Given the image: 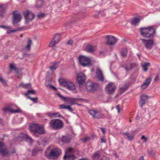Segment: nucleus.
<instances>
[{
	"instance_id": "obj_1",
	"label": "nucleus",
	"mask_w": 160,
	"mask_h": 160,
	"mask_svg": "<svg viewBox=\"0 0 160 160\" xmlns=\"http://www.w3.org/2000/svg\"><path fill=\"white\" fill-rule=\"evenodd\" d=\"M156 29L152 26L140 28V32L141 35L145 37L148 38L153 37L156 34Z\"/></svg>"
},
{
	"instance_id": "obj_2",
	"label": "nucleus",
	"mask_w": 160,
	"mask_h": 160,
	"mask_svg": "<svg viewBox=\"0 0 160 160\" xmlns=\"http://www.w3.org/2000/svg\"><path fill=\"white\" fill-rule=\"evenodd\" d=\"M29 127L30 130L34 132V135L36 137H38V136L36 134L37 133H38L40 134H43L45 133L43 127L39 126L38 124L31 123Z\"/></svg>"
},
{
	"instance_id": "obj_3",
	"label": "nucleus",
	"mask_w": 160,
	"mask_h": 160,
	"mask_svg": "<svg viewBox=\"0 0 160 160\" xmlns=\"http://www.w3.org/2000/svg\"><path fill=\"white\" fill-rule=\"evenodd\" d=\"M80 64L83 67H88L92 65L91 60L89 57L80 55L78 58Z\"/></svg>"
},
{
	"instance_id": "obj_4",
	"label": "nucleus",
	"mask_w": 160,
	"mask_h": 160,
	"mask_svg": "<svg viewBox=\"0 0 160 160\" xmlns=\"http://www.w3.org/2000/svg\"><path fill=\"white\" fill-rule=\"evenodd\" d=\"M49 125L54 129L58 130L62 128L63 123V122L60 119H53L49 122Z\"/></svg>"
},
{
	"instance_id": "obj_5",
	"label": "nucleus",
	"mask_w": 160,
	"mask_h": 160,
	"mask_svg": "<svg viewBox=\"0 0 160 160\" xmlns=\"http://www.w3.org/2000/svg\"><path fill=\"white\" fill-rule=\"evenodd\" d=\"M59 82L62 86L68 90H73L75 89L74 84L68 80L59 79Z\"/></svg>"
},
{
	"instance_id": "obj_6",
	"label": "nucleus",
	"mask_w": 160,
	"mask_h": 160,
	"mask_svg": "<svg viewBox=\"0 0 160 160\" xmlns=\"http://www.w3.org/2000/svg\"><path fill=\"white\" fill-rule=\"evenodd\" d=\"M140 40H141L142 44L147 49L150 50L152 49L154 44L153 39H141Z\"/></svg>"
},
{
	"instance_id": "obj_7",
	"label": "nucleus",
	"mask_w": 160,
	"mask_h": 160,
	"mask_svg": "<svg viewBox=\"0 0 160 160\" xmlns=\"http://www.w3.org/2000/svg\"><path fill=\"white\" fill-rule=\"evenodd\" d=\"M23 13L26 22H29L32 20L35 17L34 14L29 10L24 11Z\"/></svg>"
},
{
	"instance_id": "obj_8",
	"label": "nucleus",
	"mask_w": 160,
	"mask_h": 160,
	"mask_svg": "<svg viewBox=\"0 0 160 160\" xmlns=\"http://www.w3.org/2000/svg\"><path fill=\"white\" fill-rule=\"evenodd\" d=\"M13 24L14 26H18V23L19 22L21 19V16L20 12L18 11H15L13 12Z\"/></svg>"
},
{
	"instance_id": "obj_9",
	"label": "nucleus",
	"mask_w": 160,
	"mask_h": 160,
	"mask_svg": "<svg viewBox=\"0 0 160 160\" xmlns=\"http://www.w3.org/2000/svg\"><path fill=\"white\" fill-rule=\"evenodd\" d=\"M89 113L94 118L97 119L105 118L106 117L103 114L101 113H98L96 110H90L89 111Z\"/></svg>"
},
{
	"instance_id": "obj_10",
	"label": "nucleus",
	"mask_w": 160,
	"mask_h": 160,
	"mask_svg": "<svg viewBox=\"0 0 160 160\" xmlns=\"http://www.w3.org/2000/svg\"><path fill=\"white\" fill-rule=\"evenodd\" d=\"M98 84L90 82H87L86 85V88L88 92H92L96 90L98 88Z\"/></svg>"
},
{
	"instance_id": "obj_11",
	"label": "nucleus",
	"mask_w": 160,
	"mask_h": 160,
	"mask_svg": "<svg viewBox=\"0 0 160 160\" xmlns=\"http://www.w3.org/2000/svg\"><path fill=\"white\" fill-rule=\"evenodd\" d=\"M18 140L21 141L26 140L28 142L29 144L31 145L33 142V140L27 135L22 133H20L18 136Z\"/></svg>"
},
{
	"instance_id": "obj_12",
	"label": "nucleus",
	"mask_w": 160,
	"mask_h": 160,
	"mask_svg": "<svg viewBox=\"0 0 160 160\" xmlns=\"http://www.w3.org/2000/svg\"><path fill=\"white\" fill-rule=\"evenodd\" d=\"M6 146L2 142H0V154L2 156L7 157L9 155Z\"/></svg>"
},
{
	"instance_id": "obj_13",
	"label": "nucleus",
	"mask_w": 160,
	"mask_h": 160,
	"mask_svg": "<svg viewBox=\"0 0 160 160\" xmlns=\"http://www.w3.org/2000/svg\"><path fill=\"white\" fill-rule=\"evenodd\" d=\"M116 88L115 85L112 83H110L106 86L105 90L108 94H111L115 92Z\"/></svg>"
},
{
	"instance_id": "obj_14",
	"label": "nucleus",
	"mask_w": 160,
	"mask_h": 160,
	"mask_svg": "<svg viewBox=\"0 0 160 160\" xmlns=\"http://www.w3.org/2000/svg\"><path fill=\"white\" fill-rule=\"evenodd\" d=\"M60 152L61 151L57 148L52 149L48 157L50 158H57L60 155Z\"/></svg>"
},
{
	"instance_id": "obj_15",
	"label": "nucleus",
	"mask_w": 160,
	"mask_h": 160,
	"mask_svg": "<svg viewBox=\"0 0 160 160\" xmlns=\"http://www.w3.org/2000/svg\"><path fill=\"white\" fill-rule=\"evenodd\" d=\"M106 44L108 45L112 46L115 44L117 42L116 38L113 36L108 35L106 36Z\"/></svg>"
},
{
	"instance_id": "obj_16",
	"label": "nucleus",
	"mask_w": 160,
	"mask_h": 160,
	"mask_svg": "<svg viewBox=\"0 0 160 160\" xmlns=\"http://www.w3.org/2000/svg\"><path fill=\"white\" fill-rule=\"evenodd\" d=\"M86 79V77L84 73H79L77 76V80L80 86V87L84 83Z\"/></svg>"
},
{
	"instance_id": "obj_17",
	"label": "nucleus",
	"mask_w": 160,
	"mask_h": 160,
	"mask_svg": "<svg viewBox=\"0 0 160 160\" xmlns=\"http://www.w3.org/2000/svg\"><path fill=\"white\" fill-rule=\"evenodd\" d=\"M137 64L135 63H125L122 65V66L127 71H128L136 67Z\"/></svg>"
},
{
	"instance_id": "obj_18",
	"label": "nucleus",
	"mask_w": 160,
	"mask_h": 160,
	"mask_svg": "<svg viewBox=\"0 0 160 160\" xmlns=\"http://www.w3.org/2000/svg\"><path fill=\"white\" fill-rule=\"evenodd\" d=\"M148 98V96L145 95H142L140 97V100L139 102V106L142 107L143 105L145 104V102Z\"/></svg>"
},
{
	"instance_id": "obj_19",
	"label": "nucleus",
	"mask_w": 160,
	"mask_h": 160,
	"mask_svg": "<svg viewBox=\"0 0 160 160\" xmlns=\"http://www.w3.org/2000/svg\"><path fill=\"white\" fill-rule=\"evenodd\" d=\"M93 160H103L100 151H97L94 152L92 155Z\"/></svg>"
},
{
	"instance_id": "obj_20",
	"label": "nucleus",
	"mask_w": 160,
	"mask_h": 160,
	"mask_svg": "<svg viewBox=\"0 0 160 160\" xmlns=\"http://www.w3.org/2000/svg\"><path fill=\"white\" fill-rule=\"evenodd\" d=\"M57 94L58 95V96L62 100L64 101H66L68 102H73L75 101V99L74 98H70L68 97H64L59 92L57 93Z\"/></svg>"
},
{
	"instance_id": "obj_21",
	"label": "nucleus",
	"mask_w": 160,
	"mask_h": 160,
	"mask_svg": "<svg viewBox=\"0 0 160 160\" xmlns=\"http://www.w3.org/2000/svg\"><path fill=\"white\" fill-rule=\"evenodd\" d=\"M97 76L98 79L102 82L104 81V77L102 74V72L100 69H98L96 72Z\"/></svg>"
},
{
	"instance_id": "obj_22",
	"label": "nucleus",
	"mask_w": 160,
	"mask_h": 160,
	"mask_svg": "<svg viewBox=\"0 0 160 160\" xmlns=\"http://www.w3.org/2000/svg\"><path fill=\"white\" fill-rule=\"evenodd\" d=\"M86 51L89 52H95L96 49L95 46H92L91 44H88L86 48Z\"/></svg>"
},
{
	"instance_id": "obj_23",
	"label": "nucleus",
	"mask_w": 160,
	"mask_h": 160,
	"mask_svg": "<svg viewBox=\"0 0 160 160\" xmlns=\"http://www.w3.org/2000/svg\"><path fill=\"white\" fill-rule=\"evenodd\" d=\"M141 19V18L140 16L133 18L131 22V24L135 26L138 25L140 22Z\"/></svg>"
},
{
	"instance_id": "obj_24",
	"label": "nucleus",
	"mask_w": 160,
	"mask_h": 160,
	"mask_svg": "<svg viewBox=\"0 0 160 160\" xmlns=\"http://www.w3.org/2000/svg\"><path fill=\"white\" fill-rule=\"evenodd\" d=\"M3 110L5 112H8L12 113H16L20 112V111L19 109L13 110L8 108H5Z\"/></svg>"
},
{
	"instance_id": "obj_25",
	"label": "nucleus",
	"mask_w": 160,
	"mask_h": 160,
	"mask_svg": "<svg viewBox=\"0 0 160 160\" xmlns=\"http://www.w3.org/2000/svg\"><path fill=\"white\" fill-rule=\"evenodd\" d=\"M19 86L27 89H30L31 88V85L30 83L24 84L23 83H21L19 85Z\"/></svg>"
},
{
	"instance_id": "obj_26",
	"label": "nucleus",
	"mask_w": 160,
	"mask_h": 160,
	"mask_svg": "<svg viewBox=\"0 0 160 160\" xmlns=\"http://www.w3.org/2000/svg\"><path fill=\"white\" fill-rule=\"evenodd\" d=\"M63 158L65 159H68L69 160H73L74 159L75 157L73 154H70L67 155L66 154L64 155Z\"/></svg>"
},
{
	"instance_id": "obj_27",
	"label": "nucleus",
	"mask_w": 160,
	"mask_h": 160,
	"mask_svg": "<svg viewBox=\"0 0 160 160\" xmlns=\"http://www.w3.org/2000/svg\"><path fill=\"white\" fill-rule=\"evenodd\" d=\"M123 134L125 135L128 140L131 141L133 140L134 137L133 135H129V133L128 132H123Z\"/></svg>"
},
{
	"instance_id": "obj_28",
	"label": "nucleus",
	"mask_w": 160,
	"mask_h": 160,
	"mask_svg": "<svg viewBox=\"0 0 160 160\" xmlns=\"http://www.w3.org/2000/svg\"><path fill=\"white\" fill-rule=\"evenodd\" d=\"M71 140L70 137L68 136H63L62 139V141L65 143H67L70 142Z\"/></svg>"
},
{
	"instance_id": "obj_29",
	"label": "nucleus",
	"mask_w": 160,
	"mask_h": 160,
	"mask_svg": "<svg viewBox=\"0 0 160 160\" xmlns=\"http://www.w3.org/2000/svg\"><path fill=\"white\" fill-rule=\"evenodd\" d=\"M32 43V41L30 38H29L27 42V45L25 47V49L26 50H30Z\"/></svg>"
},
{
	"instance_id": "obj_30",
	"label": "nucleus",
	"mask_w": 160,
	"mask_h": 160,
	"mask_svg": "<svg viewBox=\"0 0 160 160\" xmlns=\"http://www.w3.org/2000/svg\"><path fill=\"white\" fill-rule=\"evenodd\" d=\"M127 50L126 48H122L121 51V56L123 57H125L127 54Z\"/></svg>"
},
{
	"instance_id": "obj_31",
	"label": "nucleus",
	"mask_w": 160,
	"mask_h": 160,
	"mask_svg": "<svg viewBox=\"0 0 160 160\" xmlns=\"http://www.w3.org/2000/svg\"><path fill=\"white\" fill-rule=\"evenodd\" d=\"M6 8L3 5H0V14L4 13L6 11Z\"/></svg>"
},
{
	"instance_id": "obj_32",
	"label": "nucleus",
	"mask_w": 160,
	"mask_h": 160,
	"mask_svg": "<svg viewBox=\"0 0 160 160\" xmlns=\"http://www.w3.org/2000/svg\"><path fill=\"white\" fill-rule=\"evenodd\" d=\"M150 66V64L149 62L145 63L144 64L142 65V68L143 71L144 72H146L147 71L148 69L147 68V67L149 66Z\"/></svg>"
},
{
	"instance_id": "obj_33",
	"label": "nucleus",
	"mask_w": 160,
	"mask_h": 160,
	"mask_svg": "<svg viewBox=\"0 0 160 160\" xmlns=\"http://www.w3.org/2000/svg\"><path fill=\"white\" fill-rule=\"evenodd\" d=\"M59 62L56 63L53 66L50 67V69L52 71H53L55 70L57 68L58 66L59 65Z\"/></svg>"
},
{
	"instance_id": "obj_34",
	"label": "nucleus",
	"mask_w": 160,
	"mask_h": 160,
	"mask_svg": "<svg viewBox=\"0 0 160 160\" xmlns=\"http://www.w3.org/2000/svg\"><path fill=\"white\" fill-rule=\"evenodd\" d=\"M61 38L60 35L58 34H56L53 38V40H55L56 41H58V43L60 41Z\"/></svg>"
},
{
	"instance_id": "obj_35",
	"label": "nucleus",
	"mask_w": 160,
	"mask_h": 160,
	"mask_svg": "<svg viewBox=\"0 0 160 160\" xmlns=\"http://www.w3.org/2000/svg\"><path fill=\"white\" fill-rule=\"evenodd\" d=\"M58 43V41H56L55 40H52L50 42L49 46L51 47H53L54 45Z\"/></svg>"
},
{
	"instance_id": "obj_36",
	"label": "nucleus",
	"mask_w": 160,
	"mask_h": 160,
	"mask_svg": "<svg viewBox=\"0 0 160 160\" xmlns=\"http://www.w3.org/2000/svg\"><path fill=\"white\" fill-rule=\"evenodd\" d=\"M152 80V78L151 77H149L148 79H147L145 82H144V84L146 85L149 86L150 84L151 81Z\"/></svg>"
},
{
	"instance_id": "obj_37",
	"label": "nucleus",
	"mask_w": 160,
	"mask_h": 160,
	"mask_svg": "<svg viewBox=\"0 0 160 160\" xmlns=\"http://www.w3.org/2000/svg\"><path fill=\"white\" fill-rule=\"evenodd\" d=\"M128 88V85H125L123 87H121L120 88V92L122 93L125 90Z\"/></svg>"
},
{
	"instance_id": "obj_38",
	"label": "nucleus",
	"mask_w": 160,
	"mask_h": 160,
	"mask_svg": "<svg viewBox=\"0 0 160 160\" xmlns=\"http://www.w3.org/2000/svg\"><path fill=\"white\" fill-rule=\"evenodd\" d=\"M10 69L11 70H16L17 69V68L16 67L14 64H10L9 65Z\"/></svg>"
},
{
	"instance_id": "obj_39",
	"label": "nucleus",
	"mask_w": 160,
	"mask_h": 160,
	"mask_svg": "<svg viewBox=\"0 0 160 160\" xmlns=\"http://www.w3.org/2000/svg\"><path fill=\"white\" fill-rule=\"evenodd\" d=\"M42 0H38L37 1L36 6L38 8H40L42 6Z\"/></svg>"
},
{
	"instance_id": "obj_40",
	"label": "nucleus",
	"mask_w": 160,
	"mask_h": 160,
	"mask_svg": "<svg viewBox=\"0 0 160 160\" xmlns=\"http://www.w3.org/2000/svg\"><path fill=\"white\" fill-rule=\"evenodd\" d=\"M30 93L35 94V91L34 90H28L27 91V93L25 94V95L26 96H27Z\"/></svg>"
},
{
	"instance_id": "obj_41",
	"label": "nucleus",
	"mask_w": 160,
	"mask_h": 160,
	"mask_svg": "<svg viewBox=\"0 0 160 160\" xmlns=\"http://www.w3.org/2000/svg\"><path fill=\"white\" fill-rule=\"evenodd\" d=\"M45 16V14L44 13H42L41 12H39L37 15V17L38 19H39L43 18H44Z\"/></svg>"
},
{
	"instance_id": "obj_42",
	"label": "nucleus",
	"mask_w": 160,
	"mask_h": 160,
	"mask_svg": "<svg viewBox=\"0 0 160 160\" xmlns=\"http://www.w3.org/2000/svg\"><path fill=\"white\" fill-rule=\"evenodd\" d=\"M0 82L5 85H7L6 82L4 80L1 74H0Z\"/></svg>"
},
{
	"instance_id": "obj_43",
	"label": "nucleus",
	"mask_w": 160,
	"mask_h": 160,
	"mask_svg": "<svg viewBox=\"0 0 160 160\" xmlns=\"http://www.w3.org/2000/svg\"><path fill=\"white\" fill-rule=\"evenodd\" d=\"M28 98L35 103H37L38 102V99L37 98H32L28 96Z\"/></svg>"
},
{
	"instance_id": "obj_44",
	"label": "nucleus",
	"mask_w": 160,
	"mask_h": 160,
	"mask_svg": "<svg viewBox=\"0 0 160 160\" xmlns=\"http://www.w3.org/2000/svg\"><path fill=\"white\" fill-rule=\"evenodd\" d=\"M148 86L147 85L145 84L144 83H143L141 86V89L142 90H144L146 89Z\"/></svg>"
},
{
	"instance_id": "obj_45",
	"label": "nucleus",
	"mask_w": 160,
	"mask_h": 160,
	"mask_svg": "<svg viewBox=\"0 0 160 160\" xmlns=\"http://www.w3.org/2000/svg\"><path fill=\"white\" fill-rule=\"evenodd\" d=\"M159 73H157L156 74V77L154 79V81L155 82H157L159 80Z\"/></svg>"
},
{
	"instance_id": "obj_46",
	"label": "nucleus",
	"mask_w": 160,
	"mask_h": 160,
	"mask_svg": "<svg viewBox=\"0 0 160 160\" xmlns=\"http://www.w3.org/2000/svg\"><path fill=\"white\" fill-rule=\"evenodd\" d=\"M141 139L143 140V142H146L148 141V138L144 135H142L141 138Z\"/></svg>"
},
{
	"instance_id": "obj_47",
	"label": "nucleus",
	"mask_w": 160,
	"mask_h": 160,
	"mask_svg": "<svg viewBox=\"0 0 160 160\" xmlns=\"http://www.w3.org/2000/svg\"><path fill=\"white\" fill-rule=\"evenodd\" d=\"M148 154L152 157H154L155 155V152L153 150H151L148 152Z\"/></svg>"
},
{
	"instance_id": "obj_48",
	"label": "nucleus",
	"mask_w": 160,
	"mask_h": 160,
	"mask_svg": "<svg viewBox=\"0 0 160 160\" xmlns=\"http://www.w3.org/2000/svg\"><path fill=\"white\" fill-rule=\"evenodd\" d=\"M42 140V142L44 143L47 144L48 142V140L46 138H43Z\"/></svg>"
},
{
	"instance_id": "obj_49",
	"label": "nucleus",
	"mask_w": 160,
	"mask_h": 160,
	"mask_svg": "<svg viewBox=\"0 0 160 160\" xmlns=\"http://www.w3.org/2000/svg\"><path fill=\"white\" fill-rule=\"evenodd\" d=\"M46 86L48 87H50L52 88L53 89H55V90H56V88L54 87L52 85H47L46 84Z\"/></svg>"
},
{
	"instance_id": "obj_50",
	"label": "nucleus",
	"mask_w": 160,
	"mask_h": 160,
	"mask_svg": "<svg viewBox=\"0 0 160 160\" xmlns=\"http://www.w3.org/2000/svg\"><path fill=\"white\" fill-rule=\"evenodd\" d=\"M66 109H68V110L71 112H72L73 111V109L70 106H67V108Z\"/></svg>"
},
{
	"instance_id": "obj_51",
	"label": "nucleus",
	"mask_w": 160,
	"mask_h": 160,
	"mask_svg": "<svg viewBox=\"0 0 160 160\" xmlns=\"http://www.w3.org/2000/svg\"><path fill=\"white\" fill-rule=\"evenodd\" d=\"M17 30H8L7 31V33H9L11 32H14L16 31H17Z\"/></svg>"
},
{
	"instance_id": "obj_52",
	"label": "nucleus",
	"mask_w": 160,
	"mask_h": 160,
	"mask_svg": "<svg viewBox=\"0 0 160 160\" xmlns=\"http://www.w3.org/2000/svg\"><path fill=\"white\" fill-rule=\"evenodd\" d=\"M0 28H6L8 29H10L11 28L10 27L8 26H6L5 25H0Z\"/></svg>"
},
{
	"instance_id": "obj_53",
	"label": "nucleus",
	"mask_w": 160,
	"mask_h": 160,
	"mask_svg": "<svg viewBox=\"0 0 160 160\" xmlns=\"http://www.w3.org/2000/svg\"><path fill=\"white\" fill-rule=\"evenodd\" d=\"M67 106L64 104H61L60 105V107L61 109H66Z\"/></svg>"
},
{
	"instance_id": "obj_54",
	"label": "nucleus",
	"mask_w": 160,
	"mask_h": 160,
	"mask_svg": "<svg viewBox=\"0 0 160 160\" xmlns=\"http://www.w3.org/2000/svg\"><path fill=\"white\" fill-rule=\"evenodd\" d=\"M89 138L88 137H86L84 138H83V142H85L87 141H88V140H89Z\"/></svg>"
},
{
	"instance_id": "obj_55",
	"label": "nucleus",
	"mask_w": 160,
	"mask_h": 160,
	"mask_svg": "<svg viewBox=\"0 0 160 160\" xmlns=\"http://www.w3.org/2000/svg\"><path fill=\"white\" fill-rule=\"evenodd\" d=\"M116 108L118 110V113H119L120 112V107L118 105L116 106Z\"/></svg>"
},
{
	"instance_id": "obj_56",
	"label": "nucleus",
	"mask_w": 160,
	"mask_h": 160,
	"mask_svg": "<svg viewBox=\"0 0 160 160\" xmlns=\"http://www.w3.org/2000/svg\"><path fill=\"white\" fill-rule=\"evenodd\" d=\"M100 129L103 134H105V130L104 128H100Z\"/></svg>"
},
{
	"instance_id": "obj_57",
	"label": "nucleus",
	"mask_w": 160,
	"mask_h": 160,
	"mask_svg": "<svg viewBox=\"0 0 160 160\" xmlns=\"http://www.w3.org/2000/svg\"><path fill=\"white\" fill-rule=\"evenodd\" d=\"M58 114L57 113H52L51 114V116H50V117L51 118H53L54 117V116L55 115H57Z\"/></svg>"
},
{
	"instance_id": "obj_58",
	"label": "nucleus",
	"mask_w": 160,
	"mask_h": 160,
	"mask_svg": "<svg viewBox=\"0 0 160 160\" xmlns=\"http://www.w3.org/2000/svg\"><path fill=\"white\" fill-rule=\"evenodd\" d=\"M73 43V41L72 40H69L68 42V44H72Z\"/></svg>"
},
{
	"instance_id": "obj_59",
	"label": "nucleus",
	"mask_w": 160,
	"mask_h": 160,
	"mask_svg": "<svg viewBox=\"0 0 160 160\" xmlns=\"http://www.w3.org/2000/svg\"><path fill=\"white\" fill-rule=\"evenodd\" d=\"M101 143H105L106 142V140L104 139L103 138H102L101 139Z\"/></svg>"
},
{
	"instance_id": "obj_60",
	"label": "nucleus",
	"mask_w": 160,
	"mask_h": 160,
	"mask_svg": "<svg viewBox=\"0 0 160 160\" xmlns=\"http://www.w3.org/2000/svg\"><path fill=\"white\" fill-rule=\"evenodd\" d=\"M72 148H67L68 152H70L72 150Z\"/></svg>"
},
{
	"instance_id": "obj_61",
	"label": "nucleus",
	"mask_w": 160,
	"mask_h": 160,
	"mask_svg": "<svg viewBox=\"0 0 160 160\" xmlns=\"http://www.w3.org/2000/svg\"><path fill=\"white\" fill-rule=\"evenodd\" d=\"M139 160H144V159L143 157L142 156H141L140 157Z\"/></svg>"
},
{
	"instance_id": "obj_62",
	"label": "nucleus",
	"mask_w": 160,
	"mask_h": 160,
	"mask_svg": "<svg viewBox=\"0 0 160 160\" xmlns=\"http://www.w3.org/2000/svg\"><path fill=\"white\" fill-rule=\"evenodd\" d=\"M74 102H71V103H70L71 105H72L76 104V103H75Z\"/></svg>"
},
{
	"instance_id": "obj_63",
	"label": "nucleus",
	"mask_w": 160,
	"mask_h": 160,
	"mask_svg": "<svg viewBox=\"0 0 160 160\" xmlns=\"http://www.w3.org/2000/svg\"><path fill=\"white\" fill-rule=\"evenodd\" d=\"M37 144L38 145H40L41 144V143L40 142L38 141H37Z\"/></svg>"
},
{
	"instance_id": "obj_64",
	"label": "nucleus",
	"mask_w": 160,
	"mask_h": 160,
	"mask_svg": "<svg viewBox=\"0 0 160 160\" xmlns=\"http://www.w3.org/2000/svg\"><path fill=\"white\" fill-rule=\"evenodd\" d=\"M79 160H87V159L86 158H82V159H79Z\"/></svg>"
}]
</instances>
